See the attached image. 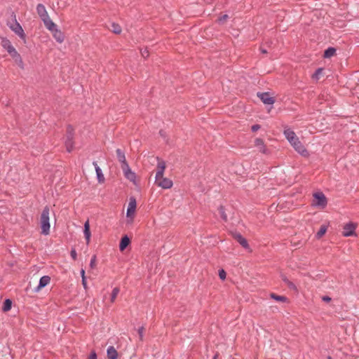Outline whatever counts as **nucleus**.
Here are the masks:
<instances>
[{"mask_svg":"<svg viewBox=\"0 0 359 359\" xmlns=\"http://www.w3.org/2000/svg\"><path fill=\"white\" fill-rule=\"evenodd\" d=\"M165 169V163L164 161H158L157 165V171L155 177V182L158 187L163 189H170L172 187V182L171 180L163 177V172Z\"/></svg>","mask_w":359,"mask_h":359,"instance_id":"f257e3e1","label":"nucleus"},{"mask_svg":"<svg viewBox=\"0 0 359 359\" xmlns=\"http://www.w3.org/2000/svg\"><path fill=\"white\" fill-rule=\"evenodd\" d=\"M284 135L286 139L290 143V144L298 153H299L302 156L308 155L307 150L299 141L298 137L296 135L293 130H290V128L285 129L284 130Z\"/></svg>","mask_w":359,"mask_h":359,"instance_id":"f03ea898","label":"nucleus"},{"mask_svg":"<svg viewBox=\"0 0 359 359\" xmlns=\"http://www.w3.org/2000/svg\"><path fill=\"white\" fill-rule=\"evenodd\" d=\"M49 215L50 209L48 206H46L41 215L40 224L41 229V233L48 235L50 232V222H49Z\"/></svg>","mask_w":359,"mask_h":359,"instance_id":"7ed1b4c3","label":"nucleus"},{"mask_svg":"<svg viewBox=\"0 0 359 359\" xmlns=\"http://www.w3.org/2000/svg\"><path fill=\"white\" fill-rule=\"evenodd\" d=\"M358 224L355 222H349L346 223L342 226L341 234L345 237L354 236Z\"/></svg>","mask_w":359,"mask_h":359,"instance_id":"20e7f679","label":"nucleus"},{"mask_svg":"<svg viewBox=\"0 0 359 359\" xmlns=\"http://www.w3.org/2000/svg\"><path fill=\"white\" fill-rule=\"evenodd\" d=\"M137 208L136 199L134 197H130L128 205L126 216L128 219V222L131 223L133 221Z\"/></svg>","mask_w":359,"mask_h":359,"instance_id":"39448f33","label":"nucleus"},{"mask_svg":"<svg viewBox=\"0 0 359 359\" xmlns=\"http://www.w3.org/2000/svg\"><path fill=\"white\" fill-rule=\"evenodd\" d=\"M1 45L7 50L8 53L11 55L12 57L14 59L20 58V55L15 50V48L12 46L11 41L6 39L3 38L1 41Z\"/></svg>","mask_w":359,"mask_h":359,"instance_id":"423d86ee","label":"nucleus"},{"mask_svg":"<svg viewBox=\"0 0 359 359\" xmlns=\"http://www.w3.org/2000/svg\"><path fill=\"white\" fill-rule=\"evenodd\" d=\"M73 137H74V128L69 126L67 128V134L65 137V146L67 148V150L70 152L74 149V142H73Z\"/></svg>","mask_w":359,"mask_h":359,"instance_id":"0eeeda50","label":"nucleus"},{"mask_svg":"<svg viewBox=\"0 0 359 359\" xmlns=\"http://www.w3.org/2000/svg\"><path fill=\"white\" fill-rule=\"evenodd\" d=\"M313 203L314 205L324 208L327 205V199L322 192H316L313 194Z\"/></svg>","mask_w":359,"mask_h":359,"instance_id":"6e6552de","label":"nucleus"},{"mask_svg":"<svg viewBox=\"0 0 359 359\" xmlns=\"http://www.w3.org/2000/svg\"><path fill=\"white\" fill-rule=\"evenodd\" d=\"M257 96L266 104H273L275 102L274 97H271L269 93H258Z\"/></svg>","mask_w":359,"mask_h":359,"instance_id":"1a4fd4ad","label":"nucleus"},{"mask_svg":"<svg viewBox=\"0 0 359 359\" xmlns=\"http://www.w3.org/2000/svg\"><path fill=\"white\" fill-rule=\"evenodd\" d=\"M36 11L41 20L49 17L48 12L43 4H38L36 6Z\"/></svg>","mask_w":359,"mask_h":359,"instance_id":"9d476101","label":"nucleus"},{"mask_svg":"<svg viewBox=\"0 0 359 359\" xmlns=\"http://www.w3.org/2000/svg\"><path fill=\"white\" fill-rule=\"evenodd\" d=\"M93 165H94L95 171H96L98 182L100 184L104 183L105 181V178L102 172V170L100 169V168L99 167V165H97V163L96 162H93Z\"/></svg>","mask_w":359,"mask_h":359,"instance_id":"9b49d317","label":"nucleus"},{"mask_svg":"<svg viewBox=\"0 0 359 359\" xmlns=\"http://www.w3.org/2000/svg\"><path fill=\"white\" fill-rule=\"evenodd\" d=\"M50 278L48 276H44L41 277L39 280V284L36 289V291L39 292L41 289H42L43 287H44L47 285H48L50 283Z\"/></svg>","mask_w":359,"mask_h":359,"instance_id":"f8f14e48","label":"nucleus"},{"mask_svg":"<svg viewBox=\"0 0 359 359\" xmlns=\"http://www.w3.org/2000/svg\"><path fill=\"white\" fill-rule=\"evenodd\" d=\"M83 233H84L85 238L86 240V245H88L89 244V241H90V236H91V233H90V223H89V220L88 219L84 224V231H83Z\"/></svg>","mask_w":359,"mask_h":359,"instance_id":"ddd939ff","label":"nucleus"},{"mask_svg":"<svg viewBox=\"0 0 359 359\" xmlns=\"http://www.w3.org/2000/svg\"><path fill=\"white\" fill-rule=\"evenodd\" d=\"M10 28L20 36H24V31L18 22H15L13 25L10 26Z\"/></svg>","mask_w":359,"mask_h":359,"instance_id":"4468645a","label":"nucleus"},{"mask_svg":"<svg viewBox=\"0 0 359 359\" xmlns=\"http://www.w3.org/2000/svg\"><path fill=\"white\" fill-rule=\"evenodd\" d=\"M42 20L46 27L48 30L53 32L56 29V25L50 20V17H48Z\"/></svg>","mask_w":359,"mask_h":359,"instance_id":"2eb2a0df","label":"nucleus"},{"mask_svg":"<svg viewBox=\"0 0 359 359\" xmlns=\"http://www.w3.org/2000/svg\"><path fill=\"white\" fill-rule=\"evenodd\" d=\"M328 226H329V223L322 224L320 226L319 230L317 231V233L316 234V237L318 239L322 238L325 234V233L328 229Z\"/></svg>","mask_w":359,"mask_h":359,"instance_id":"dca6fc26","label":"nucleus"},{"mask_svg":"<svg viewBox=\"0 0 359 359\" xmlns=\"http://www.w3.org/2000/svg\"><path fill=\"white\" fill-rule=\"evenodd\" d=\"M107 357L109 359H116L118 353L114 346H109L107 348Z\"/></svg>","mask_w":359,"mask_h":359,"instance_id":"f3484780","label":"nucleus"},{"mask_svg":"<svg viewBox=\"0 0 359 359\" xmlns=\"http://www.w3.org/2000/svg\"><path fill=\"white\" fill-rule=\"evenodd\" d=\"M52 32H53V37L55 39V40L57 42L62 43L64 41V35L60 30L55 29Z\"/></svg>","mask_w":359,"mask_h":359,"instance_id":"a211bd4d","label":"nucleus"},{"mask_svg":"<svg viewBox=\"0 0 359 359\" xmlns=\"http://www.w3.org/2000/svg\"><path fill=\"white\" fill-rule=\"evenodd\" d=\"M116 151L118 161L121 164L127 163L124 153L120 149H117Z\"/></svg>","mask_w":359,"mask_h":359,"instance_id":"6ab92c4d","label":"nucleus"},{"mask_svg":"<svg viewBox=\"0 0 359 359\" xmlns=\"http://www.w3.org/2000/svg\"><path fill=\"white\" fill-rule=\"evenodd\" d=\"M270 297L277 302H288L287 298L285 296H280V295H278L275 293H271Z\"/></svg>","mask_w":359,"mask_h":359,"instance_id":"aec40b11","label":"nucleus"},{"mask_svg":"<svg viewBox=\"0 0 359 359\" xmlns=\"http://www.w3.org/2000/svg\"><path fill=\"white\" fill-rule=\"evenodd\" d=\"M255 145L259 149L260 151L265 153V148L262 140L257 138L255 141Z\"/></svg>","mask_w":359,"mask_h":359,"instance_id":"412c9836","label":"nucleus"},{"mask_svg":"<svg viewBox=\"0 0 359 359\" xmlns=\"http://www.w3.org/2000/svg\"><path fill=\"white\" fill-rule=\"evenodd\" d=\"M234 238L243 247H246L247 246V245H248L247 241L241 235L236 234V235H234Z\"/></svg>","mask_w":359,"mask_h":359,"instance_id":"4be33fe9","label":"nucleus"},{"mask_svg":"<svg viewBox=\"0 0 359 359\" xmlns=\"http://www.w3.org/2000/svg\"><path fill=\"white\" fill-rule=\"evenodd\" d=\"M335 53H336V49L335 48H327L325 51L324 57H327V58L331 57L333 55H334Z\"/></svg>","mask_w":359,"mask_h":359,"instance_id":"5701e85b","label":"nucleus"},{"mask_svg":"<svg viewBox=\"0 0 359 359\" xmlns=\"http://www.w3.org/2000/svg\"><path fill=\"white\" fill-rule=\"evenodd\" d=\"M110 30L115 34H120L121 32V27L119 25L112 23L111 25Z\"/></svg>","mask_w":359,"mask_h":359,"instance_id":"b1692460","label":"nucleus"},{"mask_svg":"<svg viewBox=\"0 0 359 359\" xmlns=\"http://www.w3.org/2000/svg\"><path fill=\"white\" fill-rule=\"evenodd\" d=\"M130 240L128 236H125L122 238L119 247H128L130 245Z\"/></svg>","mask_w":359,"mask_h":359,"instance_id":"393cba45","label":"nucleus"},{"mask_svg":"<svg viewBox=\"0 0 359 359\" xmlns=\"http://www.w3.org/2000/svg\"><path fill=\"white\" fill-rule=\"evenodd\" d=\"M12 306V302L10 299H6L4 302V305L2 309L4 311L6 312L11 310Z\"/></svg>","mask_w":359,"mask_h":359,"instance_id":"a878e982","label":"nucleus"},{"mask_svg":"<svg viewBox=\"0 0 359 359\" xmlns=\"http://www.w3.org/2000/svg\"><path fill=\"white\" fill-rule=\"evenodd\" d=\"M323 69L322 68L318 69L316 72L312 75V79L315 81H318L323 73Z\"/></svg>","mask_w":359,"mask_h":359,"instance_id":"bb28decb","label":"nucleus"},{"mask_svg":"<svg viewBox=\"0 0 359 359\" xmlns=\"http://www.w3.org/2000/svg\"><path fill=\"white\" fill-rule=\"evenodd\" d=\"M121 167L125 177L127 176V174L132 171L128 163L121 164Z\"/></svg>","mask_w":359,"mask_h":359,"instance_id":"cd10ccee","label":"nucleus"},{"mask_svg":"<svg viewBox=\"0 0 359 359\" xmlns=\"http://www.w3.org/2000/svg\"><path fill=\"white\" fill-rule=\"evenodd\" d=\"M126 178H127L128 180L133 182L134 184H135L136 175L134 172L131 171L130 172L127 174V176H126Z\"/></svg>","mask_w":359,"mask_h":359,"instance_id":"c85d7f7f","label":"nucleus"},{"mask_svg":"<svg viewBox=\"0 0 359 359\" xmlns=\"http://www.w3.org/2000/svg\"><path fill=\"white\" fill-rule=\"evenodd\" d=\"M118 292H119V289L118 287L114 288L112 293H111V302H114L115 301Z\"/></svg>","mask_w":359,"mask_h":359,"instance_id":"c756f323","label":"nucleus"},{"mask_svg":"<svg viewBox=\"0 0 359 359\" xmlns=\"http://www.w3.org/2000/svg\"><path fill=\"white\" fill-rule=\"evenodd\" d=\"M218 211H219V213L221 216V217L224 219V220H226L227 219V216L225 214L224 212V209L222 206L219 207V208L218 209Z\"/></svg>","mask_w":359,"mask_h":359,"instance_id":"7c9ffc66","label":"nucleus"},{"mask_svg":"<svg viewBox=\"0 0 359 359\" xmlns=\"http://www.w3.org/2000/svg\"><path fill=\"white\" fill-rule=\"evenodd\" d=\"M226 273L224 269H221L219 271V276L221 280H224L226 278Z\"/></svg>","mask_w":359,"mask_h":359,"instance_id":"2f4dec72","label":"nucleus"},{"mask_svg":"<svg viewBox=\"0 0 359 359\" xmlns=\"http://www.w3.org/2000/svg\"><path fill=\"white\" fill-rule=\"evenodd\" d=\"M228 18H229V15H226V14L223 15L222 16L219 18L218 22L219 23H224V22H226Z\"/></svg>","mask_w":359,"mask_h":359,"instance_id":"473e14b6","label":"nucleus"},{"mask_svg":"<svg viewBox=\"0 0 359 359\" xmlns=\"http://www.w3.org/2000/svg\"><path fill=\"white\" fill-rule=\"evenodd\" d=\"M144 327H141L138 329L137 332H138V334H139V337H140V339L141 341L143 340V334H144Z\"/></svg>","mask_w":359,"mask_h":359,"instance_id":"72a5a7b5","label":"nucleus"},{"mask_svg":"<svg viewBox=\"0 0 359 359\" xmlns=\"http://www.w3.org/2000/svg\"><path fill=\"white\" fill-rule=\"evenodd\" d=\"M96 265V257L93 256L90 260V266L92 269H93Z\"/></svg>","mask_w":359,"mask_h":359,"instance_id":"f704fd0d","label":"nucleus"},{"mask_svg":"<svg viewBox=\"0 0 359 359\" xmlns=\"http://www.w3.org/2000/svg\"><path fill=\"white\" fill-rule=\"evenodd\" d=\"M259 128H260V126L257 125V124L254 125V126H252V130L253 132L257 131Z\"/></svg>","mask_w":359,"mask_h":359,"instance_id":"c9c22d12","label":"nucleus"},{"mask_svg":"<svg viewBox=\"0 0 359 359\" xmlns=\"http://www.w3.org/2000/svg\"><path fill=\"white\" fill-rule=\"evenodd\" d=\"M82 285L86 290L88 288L86 277H83V278H82Z\"/></svg>","mask_w":359,"mask_h":359,"instance_id":"e433bc0d","label":"nucleus"},{"mask_svg":"<svg viewBox=\"0 0 359 359\" xmlns=\"http://www.w3.org/2000/svg\"><path fill=\"white\" fill-rule=\"evenodd\" d=\"M322 299H323V301L326 302H330L331 301V298L328 296H323L322 297Z\"/></svg>","mask_w":359,"mask_h":359,"instance_id":"4c0bfd02","label":"nucleus"},{"mask_svg":"<svg viewBox=\"0 0 359 359\" xmlns=\"http://www.w3.org/2000/svg\"><path fill=\"white\" fill-rule=\"evenodd\" d=\"M76 252L74 250H72L71 251V257L74 259H76Z\"/></svg>","mask_w":359,"mask_h":359,"instance_id":"58836bf2","label":"nucleus"},{"mask_svg":"<svg viewBox=\"0 0 359 359\" xmlns=\"http://www.w3.org/2000/svg\"><path fill=\"white\" fill-rule=\"evenodd\" d=\"M89 359H97V355L95 353H93L90 354Z\"/></svg>","mask_w":359,"mask_h":359,"instance_id":"ea45409f","label":"nucleus"},{"mask_svg":"<svg viewBox=\"0 0 359 359\" xmlns=\"http://www.w3.org/2000/svg\"><path fill=\"white\" fill-rule=\"evenodd\" d=\"M287 284L290 288L296 289L295 285L292 283L287 281Z\"/></svg>","mask_w":359,"mask_h":359,"instance_id":"a19ab883","label":"nucleus"},{"mask_svg":"<svg viewBox=\"0 0 359 359\" xmlns=\"http://www.w3.org/2000/svg\"><path fill=\"white\" fill-rule=\"evenodd\" d=\"M81 274L82 278H83V277H86L85 276V271H84V269H81Z\"/></svg>","mask_w":359,"mask_h":359,"instance_id":"79ce46f5","label":"nucleus"},{"mask_svg":"<svg viewBox=\"0 0 359 359\" xmlns=\"http://www.w3.org/2000/svg\"><path fill=\"white\" fill-rule=\"evenodd\" d=\"M142 54V56H144V57H147L148 56V53L146 51L143 52Z\"/></svg>","mask_w":359,"mask_h":359,"instance_id":"37998d69","label":"nucleus"},{"mask_svg":"<svg viewBox=\"0 0 359 359\" xmlns=\"http://www.w3.org/2000/svg\"><path fill=\"white\" fill-rule=\"evenodd\" d=\"M262 53H266V50H264V49H262Z\"/></svg>","mask_w":359,"mask_h":359,"instance_id":"c03bdc74","label":"nucleus"},{"mask_svg":"<svg viewBox=\"0 0 359 359\" xmlns=\"http://www.w3.org/2000/svg\"><path fill=\"white\" fill-rule=\"evenodd\" d=\"M217 355H215L213 359H217Z\"/></svg>","mask_w":359,"mask_h":359,"instance_id":"a18cd8bd","label":"nucleus"},{"mask_svg":"<svg viewBox=\"0 0 359 359\" xmlns=\"http://www.w3.org/2000/svg\"><path fill=\"white\" fill-rule=\"evenodd\" d=\"M328 359H331V358H330V357H329V358H328Z\"/></svg>","mask_w":359,"mask_h":359,"instance_id":"49530a36","label":"nucleus"}]
</instances>
